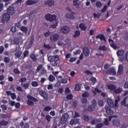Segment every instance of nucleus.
Instances as JSON below:
<instances>
[{"label": "nucleus", "mask_w": 128, "mask_h": 128, "mask_svg": "<svg viewBox=\"0 0 128 128\" xmlns=\"http://www.w3.org/2000/svg\"><path fill=\"white\" fill-rule=\"evenodd\" d=\"M48 60L50 62H52V66H57L58 68L60 66V57L58 55L50 56L48 57Z\"/></svg>", "instance_id": "1"}, {"label": "nucleus", "mask_w": 128, "mask_h": 128, "mask_svg": "<svg viewBox=\"0 0 128 128\" xmlns=\"http://www.w3.org/2000/svg\"><path fill=\"white\" fill-rule=\"evenodd\" d=\"M27 98H28V100H27L26 104L28 106H34V103L33 102H38V99H36V98L30 95H28Z\"/></svg>", "instance_id": "2"}, {"label": "nucleus", "mask_w": 128, "mask_h": 128, "mask_svg": "<svg viewBox=\"0 0 128 128\" xmlns=\"http://www.w3.org/2000/svg\"><path fill=\"white\" fill-rule=\"evenodd\" d=\"M45 19L50 22H54L56 20V14H48L45 16Z\"/></svg>", "instance_id": "3"}, {"label": "nucleus", "mask_w": 128, "mask_h": 128, "mask_svg": "<svg viewBox=\"0 0 128 128\" xmlns=\"http://www.w3.org/2000/svg\"><path fill=\"white\" fill-rule=\"evenodd\" d=\"M70 117V115L68 112L64 113L60 119V123L62 124H66V122H68V120Z\"/></svg>", "instance_id": "4"}, {"label": "nucleus", "mask_w": 128, "mask_h": 128, "mask_svg": "<svg viewBox=\"0 0 128 128\" xmlns=\"http://www.w3.org/2000/svg\"><path fill=\"white\" fill-rule=\"evenodd\" d=\"M2 18V22L3 24H5V22H8V21L10 20V16L8 13L4 14Z\"/></svg>", "instance_id": "5"}, {"label": "nucleus", "mask_w": 128, "mask_h": 128, "mask_svg": "<svg viewBox=\"0 0 128 128\" xmlns=\"http://www.w3.org/2000/svg\"><path fill=\"white\" fill-rule=\"evenodd\" d=\"M60 32L64 34H66L70 32V27L68 26H63L60 28Z\"/></svg>", "instance_id": "6"}, {"label": "nucleus", "mask_w": 128, "mask_h": 128, "mask_svg": "<svg viewBox=\"0 0 128 128\" xmlns=\"http://www.w3.org/2000/svg\"><path fill=\"white\" fill-rule=\"evenodd\" d=\"M60 38V34L57 33L52 34L50 36V40L52 42H56Z\"/></svg>", "instance_id": "7"}, {"label": "nucleus", "mask_w": 128, "mask_h": 128, "mask_svg": "<svg viewBox=\"0 0 128 128\" xmlns=\"http://www.w3.org/2000/svg\"><path fill=\"white\" fill-rule=\"evenodd\" d=\"M44 5L46 6H48V8H52V6H54V1L53 0H48L44 2Z\"/></svg>", "instance_id": "8"}, {"label": "nucleus", "mask_w": 128, "mask_h": 128, "mask_svg": "<svg viewBox=\"0 0 128 128\" xmlns=\"http://www.w3.org/2000/svg\"><path fill=\"white\" fill-rule=\"evenodd\" d=\"M7 12V14H9V16H12L13 14H16V8L10 6L8 8Z\"/></svg>", "instance_id": "9"}, {"label": "nucleus", "mask_w": 128, "mask_h": 128, "mask_svg": "<svg viewBox=\"0 0 128 128\" xmlns=\"http://www.w3.org/2000/svg\"><path fill=\"white\" fill-rule=\"evenodd\" d=\"M112 124L113 126H120V120L116 118H115L112 119Z\"/></svg>", "instance_id": "10"}, {"label": "nucleus", "mask_w": 128, "mask_h": 128, "mask_svg": "<svg viewBox=\"0 0 128 128\" xmlns=\"http://www.w3.org/2000/svg\"><path fill=\"white\" fill-rule=\"evenodd\" d=\"M96 102H94L92 104L88 106V110L89 112H94L96 110Z\"/></svg>", "instance_id": "11"}, {"label": "nucleus", "mask_w": 128, "mask_h": 128, "mask_svg": "<svg viewBox=\"0 0 128 128\" xmlns=\"http://www.w3.org/2000/svg\"><path fill=\"white\" fill-rule=\"evenodd\" d=\"M108 42L110 44V46L114 48V50H116L118 48V46L116 44H114V42L112 39H108Z\"/></svg>", "instance_id": "12"}, {"label": "nucleus", "mask_w": 128, "mask_h": 128, "mask_svg": "<svg viewBox=\"0 0 128 128\" xmlns=\"http://www.w3.org/2000/svg\"><path fill=\"white\" fill-rule=\"evenodd\" d=\"M76 13L74 12H72L71 14H66L65 16L66 18H68V20H74L76 17H74V15Z\"/></svg>", "instance_id": "13"}, {"label": "nucleus", "mask_w": 128, "mask_h": 128, "mask_svg": "<svg viewBox=\"0 0 128 128\" xmlns=\"http://www.w3.org/2000/svg\"><path fill=\"white\" fill-rule=\"evenodd\" d=\"M83 54L86 58L90 56V49H88L87 47L84 46L83 49Z\"/></svg>", "instance_id": "14"}, {"label": "nucleus", "mask_w": 128, "mask_h": 128, "mask_svg": "<svg viewBox=\"0 0 128 128\" xmlns=\"http://www.w3.org/2000/svg\"><path fill=\"white\" fill-rule=\"evenodd\" d=\"M124 72V66L122 64H120L118 68V70L117 72L118 76H122Z\"/></svg>", "instance_id": "15"}, {"label": "nucleus", "mask_w": 128, "mask_h": 128, "mask_svg": "<svg viewBox=\"0 0 128 128\" xmlns=\"http://www.w3.org/2000/svg\"><path fill=\"white\" fill-rule=\"evenodd\" d=\"M105 110L106 111V114H109L110 116H112V114H114V110H112V108H110V107H108V106H106L105 107Z\"/></svg>", "instance_id": "16"}, {"label": "nucleus", "mask_w": 128, "mask_h": 128, "mask_svg": "<svg viewBox=\"0 0 128 128\" xmlns=\"http://www.w3.org/2000/svg\"><path fill=\"white\" fill-rule=\"evenodd\" d=\"M122 106L128 108V96L125 97L121 102Z\"/></svg>", "instance_id": "17"}, {"label": "nucleus", "mask_w": 128, "mask_h": 128, "mask_svg": "<svg viewBox=\"0 0 128 128\" xmlns=\"http://www.w3.org/2000/svg\"><path fill=\"white\" fill-rule=\"evenodd\" d=\"M26 4L27 6H32V4H38V1L34 0H28Z\"/></svg>", "instance_id": "18"}, {"label": "nucleus", "mask_w": 128, "mask_h": 128, "mask_svg": "<svg viewBox=\"0 0 128 128\" xmlns=\"http://www.w3.org/2000/svg\"><path fill=\"white\" fill-rule=\"evenodd\" d=\"M96 38H99V40H104V42H106V37H104V35L102 34H98L96 36Z\"/></svg>", "instance_id": "19"}, {"label": "nucleus", "mask_w": 128, "mask_h": 128, "mask_svg": "<svg viewBox=\"0 0 128 128\" xmlns=\"http://www.w3.org/2000/svg\"><path fill=\"white\" fill-rule=\"evenodd\" d=\"M78 118L72 119L70 121V124L71 126L76 124H78Z\"/></svg>", "instance_id": "20"}, {"label": "nucleus", "mask_w": 128, "mask_h": 128, "mask_svg": "<svg viewBox=\"0 0 128 128\" xmlns=\"http://www.w3.org/2000/svg\"><path fill=\"white\" fill-rule=\"evenodd\" d=\"M79 28H80L81 30H84V32H86V28H88V27H86L84 23L80 24H79Z\"/></svg>", "instance_id": "21"}, {"label": "nucleus", "mask_w": 128, "mask_h": 128, "mask_svg": "<svg viewBox=\"0 0 128 128\" xmlns=\"http://www.w3.org/2000/svg\"><path fill=\"white\" fill-rule=\"evenodd\" d=\"M108 90H110L114 92V90L116 88V86H114V84H111L110 85H108Z\"/></svg>", "instance_id": "22"}, {"label": "nucleus", "mask_w": 128, "mask_h": 128, "mask_svg": "<svg viewBox=\"0 0 128 128\" xmlns=\"http://www.w3.org/2000/svg\"><path fill=\"white\" fill-rule=\"evenodd\" d=\"M107 74H116V70L114 68H112L106 71Z\"/></svg>", "instance_id": "23"}, {"label": "nucleus", "mask_w": 128, "mask_h": 128, "mask_svg": "<svg viewBox=\"0 0 128 128\" xmlns=\"http://www.w3.org/2000/svg\"><path fill=\"white\" fill-rule=\"evenodd\" d=\"M116 54L118 56H122L124 54V51L122 50H120L116 52Z\"/></svg>", "instance_id": "24"}, {"label": "nucleus", "mask_w": 128, "mask_h": 128, "mask_svg": "<svg viewBox=\"0 0 128 128\" xmlns=\"http://www.w3.org/2000/svg\"><path fill=\"white\" fill-rule=\"evenodd\" d=\"M122 92V88L120 87H118L117 89L116 88L114 90V94H120Z\"/></svg>", "instance_id": "25"}, {"label": "nucleus", "mask_w": 128, "mask_h": 128, "mask_svg": "<svg viewBox=\"0 0 128 128\" xmlns=\"http://www.w3.org/2000/svg\"><path fill=\"white\" fill-rule=\"evenodd\" d=\"M80 36V30H76L74 32V34L73 35V38H78Z\"/></svg>", "instance_id": "26"}, {"label": "nucleus", "mask_w": 128, "mask_h": 128, "mask_svg": "<svg viewBox=\"0 0 128 128\" xmlns=\"http://www.w3.org/2000/svg\"><path fill=\"white\" fill-rule=\"evenodd\" d=\"M120 98L119 96H117L116 99L115 100V104L114 105V108H116L118 106V102H120Z\"/></svg>", "instance_id": "27"}, {"label": "nucleus", "mask_w": 128, "mask_h": 128, "mask_svg": "<svg viewBox=\"0 0 128 128\" xmlns=\"http://www.w3.org/2000/svg\"><path fill=\"white\" fill-rule=\"evenodd\" d=\"M20 30L23 32H25V34H27L28 30V28L24 26H21L20 28Z\"/></svg>", "instance_id": "28"}, {"label": "nucleus", "mask_w": 128, "mask_h": 128, "mask_svg": "<svg viewBox=\"0 0 128 128\" xmlns=\"http://www.w3.org/2000/svg\"><path fill=\"white\" fill-rule=\"evenodd\" d=\"M59 84V86L60 84H68V80H66V79H64V78H63V79H62L60 82H57L56 84V86H58V84Z\"/></svg>", "instance_id": "29"}, {"label": "nucleus", "mask_w": 128, "mask_h": 128, "mask_svg": "<svg viewBox=\"0 0 128 128\" xmlns=\"http://www.w3.org/2000/svg\"><path fill=\"white\" fill-rule=\"evenodd\" d=\"M21 86L22 88H24L25 90H28V88H30V84L28 83L22 84Z\"/></svg>", "instance_id": "30"}, {"label": "nucleus", "mask_w": 128, "mask_h": 128, "mask_svg": "<svg viewBox=\"0 0 128 128\" xmlns=\"http://www.w3.org/2000/svg\"><path fill=\"white\" fill-rule=\"evenodd\" d=\"M8 124V122L4 120L0 121V126H7Z\"/></svg>", "instance_id": "31"}, {"label": "nucleus", "mask_w": 128, "mask_h": 128, "mask_svg": "<svg viewBox=\"0 0 128 128\" xmlns=\"http://www.w3.org/2000/svg\"><path fill=\"white\" fill-rule=\"evenodd\" d=\"M30 58L32 60V62H36L38 60V58H36V56L34 54H32L30 55Z\"/></svg>", "instance_id": "32"}, {"label": "nucleus", "mask_w": 128, "mask_h": 128, "mask_svg": "<svg viewBox=\"0 0 128 128\" xmlns=\"http://www.w3.org/2000/svg\"><path fill=\"white\" fill-rule=\"evenodd\" d=\"M108 104L110 108H114V102L112 100H110L109 101H108Z\"/></svg>", "instance_id": "33"}, {"label": "nucleus", "mask_w": 128, "mask_h": 128, "mask_svg": "<svg viewBox=\"0 0 128 128\" xmlns=\"http://www.w3.org/2000/svg\"><path fill=\"white\" fill-rule=\"evenodd\" d=\"M52 118V117L50 114L46 116V120H47L48 122H50Z\"/></svg>", "instance_id": "34"}, {"label": "nucleus", "mask_w": 128, "mask_h": 128, "mask_svg": "<svg viewBox=\"0 0 128 128\" xmlns=\"http://www.w3.org/2000/svg\"><path fill=\"white\" fill-rule=\"evenodd\" d=\"M99 50H102L103 52H106L107 48L105 45L102 46H100L98 48Z\"/></svg>", "instance_id": "35"}, {"label": "nucleus", "mask_w": 128, "mask_h": 128, "mask_svg": "<svg viewBox=\"0 0 128 128\" xmlns=\"http://www.w3.org/2000/svg\"><path fill=\"white\" fill-rule=\"evenodd\" d=\"M102 16V14L100 13L98 14H96V13H94L93 16L94 18H100Z\"/></svg>", "instance_id": "36"}, {"label": "nucleus", "mask_w": 128, "mask_h": 128, "mask_svg": "<svg viewBox=\"0 0 128 128\" xmlns=\"http://www.w3.org/2000/svg\"><path fill=\"white\" fill-rule=\"evenodd\" d=\"M56 80V77L52 74H50L48 77V80L50 82H54Z\"/></svg>", "instance_id": "37"}, {"label": "nucleus", "mask_w": 128, "mask_h": 128, "mask_svg": "<svg viewBox=\"0 0 128 128\" xmlns=\"http://www.w3.org/2000/svg\"><path fill=\"white\" fill-rule=\"evenodd\" d=\"M15 56L17 58H20V56H22V52L20 51H18L17 52H16L15 54Z\"/></svg>", "instance_id": "38"}, {"label": "nucleus", "mask_w": 128, "mask_h": 128, "mask_svg": "<svg viewBox=\"0 0 128 128\" xmlns=\"http://www.w3.org/2000/svg\"><path fill=\"white\" fill-rule=\"evenodd\" d=\"M50 110H52V107L50 106H46L44 108V112H50Z\"/></svg>", "instance_id": "39"}, {"label": "nucleus", "mask_w": 128, "mask_h": 128, "mask_svg": "<svg viewBox=\"0 0 128 128\" xmlns=\"http://www.w3.org/2000/svg\"><path fill=\"white\" fill-rule=\"evenodd\" d=\"M73 4L74 6H80V3H78V0H74Z\"/></svg>", "instance_id": "40"}, {"label": "nucleus", "mask_w": 128, "mask_h": 128, "mask_svg": "<svg viewBox=\"0 0 128 128\" xmlns=\"http://www.w3.org/2000/svg\"><path fill=\"white\" fill-rule=\"evenodd\" d=\"M4 62L6 64H10V59L8 57H4Z\"/></svg>", "instance_id": "41"}, {"label": "nucleus", "mask_w": 128, "mask_h": 128, "mask_svg": "<svg viewBox=\"0 0 128 128\" xmlns=\"http://www.w3.org/2000/svg\"><path fill=\"white\" fill-rule=\"evenodd\" d=\"M43 48H45L46 50H50V48H52V47H50V44H43Z\"/></svg>", "instance_id": "42"}, {"label": "nucleus", "mask_w": 128, "mask_h": 128, "mask_svg": "<svg viewBox=\"0 0 128 128\" xmlns=\"http://www.w3.org/2000/svg\"><path fill=\"white\" fill-rule=\"evenodd\" d=\"M83 118L84 122H88V120H90V117L88 115H84L83 116Z\"/></svg>", "instance_id": "43"}, {"label": "nucleus", "mask_w": 128, "mask_h": 128, "mask_svg": "<svg viewBox=\"0 0 128 128\" xmlns=\"http://www.w3.org/2000/svg\"><path fill=\"white\" fill-rule=\"evenodd\" d=\"M32 86L34 88H36V86H38V83L37 82L33 81L32 82Z\"/></svg>", "instance_id": "44"}, {"label": "nucleus", "mask_w": 128, "mask_h": 128, "mask_svg": "<svg viewBox=\"0 0 128 128\" xmlns=\"http://www.w3.org/2000/svg\"><path fill=\"white\" fill-rule=\"evenodd\" d=\"M90 80L94 84H96V82H98L96 80V78L94 76L91 77Z\"/></svg>", "instance_id": "45"}, {"label": "nucleus", "mask_w": 128, "mask_h": 128, "mask_svg": "<svg viewBox=\"0 0 128 128\" xmlns=\"http://www.w3.org/2000/svg\"><path fill=\"white\" fill-rule=\"evenodd\" d=\"M52 34V32H50V30H48L47 32L44 33V36L45 38H48V36H50Z\"/></svg>", "instance_id": "46"}, {"label": "nucleus", "mask_w": 128, "mask_h": 128, "mask_svg": "<svg viewBox=\"0 0 128 128\" xmlns=\"http://www.w3.org/2000/svg\"><path fill=\"white\" fill-rule=\"evenodd\" d=\"M82 98H88V97L90 96V93L86 92L82 94Z\"/></svg>", "instance_id": "47"}, {"label": "nucleus", "mask_w": 128, "mask_h": 128, "mask_svg": "<svg viewBox=\"0 0 128 128\" xmlns=\"http://www.w3.org/2000/svg\"><path fill=\"white\" fill-rule=\"evenodd\" d=\"M28 54H30V52L28 50H26L24 52V58H26L28 56Z\"/></svg>", "instance_id": "48"}, {"label": "nucleus", "mask_w": 128, "mask_h": 128, "mask_svg": "<svg viewBox=\"0 0 128 128\" xmlns=\"http://www.w3.org/2000/svg\"><path fill=\"white\" fill-rule=\"evenodd\" d=\"M80 90V84H76L74 90L78 91Z\"/></svg>", "instance_id": "49"}, {"label": "nucleus", "mask_w": 128, "mask_h": 128, "mask_svg": "<svg viewBox=\"0 0 128 128\" xmlns=\"http://www.w3.org/2000/svg\"><path fill=\"white\" fill-rule=\"evenodd\" d=\"M73 98H74V96L72 94H69L67 95L66 98V100H72Z\"/></svg>", "instance_id": "50"}, {"label": "nucleus", "mask_w": 128, "mask_h": 128, "mask_svg": "<svg viewBox=\"0 0 128 128\" xmlns=\"http://www.w3.org/2000/svg\"><path fill=\"white\" fill-rule=\"evenodd\" d=\"M76 60V58L71 57L69 60L70 62H74Z\"/></svg>", "instance_id": "51"}, {"label": "nucleus", "mask_w": 128, "mask_h": 128, "mask_svg": "<svg viewBox=\"0 0 128 128\" xmlns=\"http://www.w3.org/2000/svg\"><path fill=\"white\" fill-rule=\"evenodd\" d=\"M42 96L43 97V98L44 100H48V96L47 94H42Z\"/></svg>", "instance_id": "52"}, {"label": "nucleus", "mask_w": 128, "mask_h": 128, "mask_svg": "<svg viewBox=\"0 0 128 128\" xmlns=\"http://www.w3.org/2000/svg\"><path fill=\"white\" fill-rule=\"evenodd\" d=\"M98 104L100 106H104V101L102 100H99L98 101Z\"/></svg>", "instance_id": "53"}, {"label": "nucleus", "mask_w": 128, "mask_h": 128, "mask_svg": "<svg viewBox=\"0 0 128 128\" xmlns=\"http://www.w3.org/2000/svg\"><path fill=\"white\" fill-rule=\"evenodd\" d=\"M14 42L15 44H20V40L18 38H16L14 40Z\"/></svg>", "instance_id": "54"}, {"label": "nucleus", "mask_w": 128, "mask_h": 128, "mask_svg": "<svg viewBox=\"0 0 128 128\" xmlns=\"http://www.w3.org/2000/svg\"><path fill=\"white\" fill-rule=\"evenodd\" d=\"M96 56H97L98 58H100V56H102V58H104V54H100L96 53Z\"/></svg>", "instance_id": "55"}, {"label": "nucleus", "mask_w": 128, "mask_h": 128, "mask_svg": "<svg viewBox=\"0 0 128 128\" xmlns=\"http://www.w3.org/2000/svg\"><path fill=\"white\" fill-rule=\"evenodd\" d=\"M10 32H12L13 33L16 32V28L15 26L11 28Z\"/></svg>", "instance_id": "56"}, {"label": "nucleus", "mask_w": 128, "mask_h": 128, "mask_svg": "<svg viewBox=\"0 0 128 128\" xmlns=\"http://www.w3.org/2000/svg\"><path fill=\"white\" fill-rule=\"evenodd\" d=\"M96 6L97 8H100V6H102V2L100 1H98L96 4Z\"/></svg>", "instance_id": "57"}, {"label": "nucleus", "mask_w": 128, "mask_h": 128, "mask_svg": "<svg viewBox=\"0 0 128 128\" xmlns=\"http://www.w3.org/2000/svg\"><path fill=\"white\" fill-rule=\"evenodd\" d=\"M20 82H26V78H21L19 80Z\"/></svg>", "instance_id": "58"}, {"label": "nucleus", "mask_w": 128, "mask_h": 128, "mask_svg": "<svg viewBox=\"0 0 128 128\" xmlns=\"http://www.w3.org/2000/svg\"><path fill=\"white\" fill-rule=\"evenodd\" d=\"M104 124H105V126H108L109 123H108V118H104Z\"/></svg>", "instance_id": "59"}, {"label": "nucleus", "mask_w": 128, "mask_h": 128, "mask_svg": "<svg viewBox=\"0 0 128 128\" xmlns=\"http://www.w3.org/2000/svg\"><path fill=\"white\" fill-rule=\"evenodd\" d=\"M56 26H58V23L54 24H52L50 26V28H56Z\"/></svg>", "instance_id": "60"}, {"label": "nucleus", "mask_w": 128, "mask_h": 128, "mask_svg": "<svg viewBox=\"0 0 128 128\" xmlns=\"http://www.w3.org/2000/svg\"><path fill=\"white\" fill-rule=\"evenodd\" d=\"M104 126V124L102 123L97 124L96 126V128H101Z\"/></svg>", "instance_id": "61"}, {"label": "nucleus", "mask_w": 128, "mask_h": 128, "mask_svg": "<svg viewBox=\"0 0 128 128\" xmlns=\"http://www.w3.org/2000/svg\"><path fill=\"white\" fill-rule=\"evenodd\" d=\"M14 72L16 74H20V72L18 70V68H14Z\"/></svg>", "instance_id": "62"}, {"label": "nucleus", "mask_w": 128, "mask_h": 128, "mask_svg": "<svg viewBox=\"0 0 128 128\" xmlns=\"http://www.w3.org/2000/svg\"><path fill=\"white\" fill-rule=\"evenodd\" d=\"M11 98L12 100H14L16 98V93H12L10 95Z\"/></svg>", "instance_id": "63"}, {"label": "nucleus", "mask_w": 128, "mask_h": 128, "mask_svg": "<svg viewBox=\"0 0 128 128\" xmlns=\"http://www.w3.org/2000/svg\"><path fill=\"white\" fill-rule=\"evenodd\" d=\"M84 74L88 76V74H92V72L90 71L89 70H86L84 72Z\"/></svg>", "instance_id": "64"}]
</instances>
